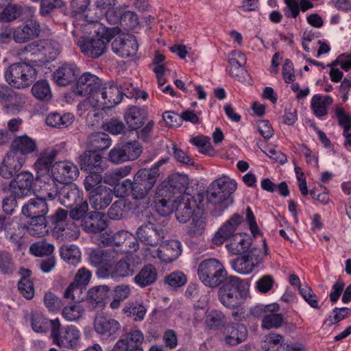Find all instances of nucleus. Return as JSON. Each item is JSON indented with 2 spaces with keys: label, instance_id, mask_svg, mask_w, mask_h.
<instances>
[{
  "label": "nucleus",
  "instance_id": "obj_25",
  "mask_svg": "<svg viewBox=\"0 0 351 351\" xmlns=\"http://www.w3.org/2000/svg\"><path fill=\"white\" fill-rule=\"evenodd\" d=\"M59 193L60 202L66 208L73 207L83 199V192L73 183L62 186Z\"/></svg>",
  "mask_w": 351,
  "mask_h": 351
},
{
  "label": "nucleus",
  "instance_id": "obj_39",
  "mask_svg": "<svg viewBox=\"0 0 351 351\" xmlns=\"http://www.w3.org/2000/svg\"><path fill=\"white\" fill-rule=\"evenodd\" d=\"M55 157L56 152L53 150L45 151L40 154L34 163V169L39 176H45L49 171Z\"/></svg>",
  "mask_w": 351,
  "mask_h": 351
},
{
  "label": "nucleus",
  "instance_id": "obj_41",
  "mask_svg": "<svg viewBox=\"0 0 351 351\" xmlns=\"http://www.w3.org/2000/svg\"><path fill=\"white\" fill-rule=\"evenodd\" d=\"M332 103V99L330 96L315 95L312 97L311 106L315 115L321 117L327 114V106L331 105Z\"/></svg>",
  "mask_w": 351,
  "mask_h": 351
},
{
  "label": "nucleus",
  "instance_id": "obj_35",
  "mask_svg": "<svg viewBox=\"0 0 351 351\" xmlns=\"http://www.w3.org/2000/svg\"><path fill=\"white\" fill-rule=\"evenodd\" d=\"M128 258H123L116 261L108 274V278H125L131 276L135 271L134 266L130 263Z\"/></svg>",
  "mask_w": 351,
  "mask_h": 351
},
{
  "label": "nucleus",
  "instance_id": "obj_59",
  "mask_svg": "<svg viewBox=\"0 0 351 351\" xmlns=\"http://www.w3.org/2000/svg\"><path fill=\"white\" fill-rule=\"evenodd\" d=\"M32 328L36 332H45L50 326V321L45 318L42 315L34 313L32 315Z\"/></svg>",
  "mask_w": 351,
  "mask_h": 351
},
{
  "label": "nucleus",
  "instance_id": "obj_7",
  "mask_svg": "<svg viewBox=\"0 0 351 351\" xmlns=\"http://www.w3.org/2000/svg\"><path fill=\"white\" fill-rule=\"evenodd\" d=\"M237 189V183L226 176H223L210 184L207 191V200L213 204H219L230 199L231 195Z\"/></svg>",
  "mask_w": 351,
  "mask_h": 351
},
{
  "label": "nucleus",
  "instance_id": "obj_61",
  "mask_svg": "<svg viewBox=\"0 0 351 351\" xmlns=\"http://www.w3.org/2000/svg\"><path fill=\"white\" fill-rule=\"evenodd\" d=\"M128 160H134L138 158L142 153V147L136 141L128 142L122 145Z\"/></svg>",
  "mask_w": 351,
  "mask_h": 351
},
{
  "label": "nucleus",
  "instance_id": "obj_23",
  "mask_svg": "<svg viewBox=\"0 0 351 351\" xmlns=\"http://www.w3.org/2000/svg\"><path fill=\"white\" fill-rule=\"evenodd\" d=\"M22 214L27 218L46 217L49 212V204L46 198L38 197L30 199L21 208Z\"/></svg>",
  "mask_w": 351,
  "mask_h": 351
},
{
  "label": "nucleus",
  "instance_id": "obj_26",
  "mask_svg": "<svg viewBox=\"0 0 351 351\" xmlns=\"http://www.w3.org/2000/svg\"><path fill=\"white\" fill-rule=\"evenodd\" d=\"M81 226L86 232L99 233L108 226L106 215L100 212H90Z\"/></svg>",
  "mask_w": 351,
  "mask_h": 351
},
{
  "label": "nucleus",
  "instance_id": "obj_44",
  "mask_svg": "<svg viewBox=\"0 0 351 351\" xmlns=\"http://www.w3.org/2000/svg\"><path fill=\"white\" fill-rule=\"evenodd\" d=\"M61 258L71 265H76L81 259V252L75 245H62L60 249Z\"/></svg>",
  "mask_w": 351,
  "mask_h": 351
},
{
  "label": "nucleus",
  "instance_id": "obj_49",
  "mask_svg": "<svg viewBox=\"0 0 351 351\" xmlns=\"http://www.w3.org/2000/svg\"><path fill=\"white\" fill-rule=\"evenodd\" d=\"M69 213L71 220L75 222V221L82 220V223L84 221L85 218L88 215V204L86 200L82 199L80 202L75 204L73 207H70Z\"/></svg>",
  "mask_w": 351,
  "mask_h": 351
},
{
  "label": "nucleus",
  "instance_id": "obj_11",
  "mask_svg": "<svg viewBox=\"0 0 351 351\" xmlns=\"http://www.w3.org/2000/svg\"><path fill=\"white\" fill-rule=\"evenodd\" d=\"M101 84V80L97 75L86 72L78 78L73 87V93L79 96L87 97L91 105L92 97H95V94L97 93Z\"/></svg>",
  "mask_w": 351,
  "mask_h": 351
},
{
  "label": "nucleus",
  "instance_id": "obj_30",
  "mask_svg": "<svg viewBox=\"0 0 351 351\" xmlns=\"http://www.w3.org/2000/svg\"><path fill=\"white\" fill-rule=\"evenodd\" d=\"M36 145L33 139L26 135L16 137L11 144L10 152H14L19 158H25V155L34 152Z\"/></svg>",
  "mask_w": 351,
  "mask_h": 351
},
{
  "label": "nucleus",
  "instance_id": "obj_37",
  "mask_svg": "<svg viewBox=\"0 0 351 351\" xmlns=\"http://www.w3.org/2000/svg\"><path fill=\"white\" fill-rule=\"evenodd\" d=\"M110 288L107 285H99L90 288L87 293V301L93 307L103 306L108 298Z\"/></svg>",
  "mask_w": 351,
  "mask_h": 351
},
{
  "label": "nucleus",
  "instance_id": "obj_53",
  "mask_svg": "<svg viewBox=\"0 0 351 351\" xmlns=\"http://www.w3.org/2000/svg\"><path fill=\"white\" fill-rule=\"evenodd\" d=\"M128 208L125 201L119 199L112 204L108 210V215L111 219L119 220L126 216Z\"/></svg>",
  "mask_w": 351,
  "mask_h": 351
},
{
  "label": "nucleus",
  "instance_id": "obj_58",
  "mask_svg": "<svg viewBox=\"0 0 351 351\" xmlns=\"http://www.w3.org/2000/svg\"><path fill=\"white\" fill-rule=\"evenodd\" d=\"M229 64L230 75L239 81L244 80L247 74V70L244 68L245 64L239 63L234 58H229Z\"/></svg>",
  "mask_w": 351,
  "mask_h": 351
},
{
  "label": "nucleus",
  "instance_id": "obj_36",
  "mask_svg": "<svg viewBox=\"0 0 351 351\" xmlns=\"http://www.w3.org/2000/svg\"><path fill=\"white\" fill-rule=\"evenodd\" d=\"M248 296L249 294L218 291V298L221 303L231 309L239 308Z\"/></svg>",
  "mask_w": 351,
  "mask_h": 351
},
{
  "label": "nucleus",
  "instance_id": "obj_4",
  "mask_svg": "<svg viewBox=\"0 0 351 351\" xmlns=\"http://www.w3.org/2000/svg\"><path fill=\"white\" fill-rule=\"evenodd\" d=\"M36 69L26 62L13 63L6 69L5 78L9 85L15 88L29 86L36 80Z\"/></svg>",
  "mask_w": 351,
  "mask_h": 351
},
{
  "label": "nucleus",
  "instance_id": "obj_12",
  "mask_svg": "<svg viewBox=\"0 0 351 351\" xmlns=\"http://www.w3.org/2000/svg\"><path fill=\"white\" fill-rule=\"evenodd\" d=\"M176 195L177 193L166 180L158 186L154 197L155 206L160 215L165 216L171 212L172 203L176 202L173 198Z\"/></svg>",
  "mask_w": 351,
  "mask_h": 351
},
{
  "label": "nucleus",
  "instance_id": "obj_10",
  "mask_svg": "<svg viewBox=\"0 0 351 351\" xmlns=\"http://www.w3.org/2000/svg\"><path fill=\"white\" fill-rule=\"evenodd\" d=\"M118 254L113 248L97 249L93 250L89 256L93 265L97 268L99 278H107L109 271L116 263Z\"/></svg>",
  "mask_w": 351,
  "mask_h": 351
},
{
  "label": "nucleus",
  "instance_id": "obj_28",
  "mask_svg": "<svg viewBox=\"0 0 351 351\" xmlns=\"http://www.w3.org/2000/svg\"><path fill=\"white\" fill-rule=\"evenodd\" d=\"M182 253V245L178 240H169L162 243L158 250V256L163 262L171 263Z\"/></svg>",
  "mask_w": 351,
  "mask_h": 351
},
{
  "label": "nucleus",
  "instance_id": "obj_6",
  "mask_svg": "<svg viewBox=\"0 0 351 351\" xmlns=\"http://www.w3.org/2000/svg\"><path fill=\"white\" fill-rule=\"evenodd\" d=\"M66 210L58 208L56 212L49 217L50 222L54 226V232L66 240L76 239L80 236L79 226L69 219Z\"/></svg>",
  "mask_w": 351,
  "mask_h": 351
},
{
  "label": "nucleus",
  "instance_id": "obj_56",
  "mask_svg": "<svg viewBox=\"0 0 351 351\" xmlns=\"http://www.w3.org/2000/svg\"><path fill=\"white\" fill-rule=\"evenodd\" d=\"M75 304L65 306L62 312V316L67 321L73 322L78 319L82 316L84 309L78 303V301L74 302Z\"/></svg>",
  "mask_w": 351,
  "mask_h": 351
},
{
  "label": "nucleus",
  "instance_id": "obj_9",
  "mask_svg": "<svg viewBox=\"0 0 351 351\" xmlns=\"http://www.w3.org/2000/svg\"><path fill=\"white\" fill-rule=\"evenodd\" d=\"M121 101V95L119 86L112 82L101 84L95 97H92L91 106L98 109H110Z\"/></svg>",
  "mask_w": 351,
  "mask_h": 351
},
{
  "label": "nucleus",
  "instance_id": "obj_50",
  "mask_svg": "<svg viewBox=\"0 0 351 351\" xmlns=\"http://www.w3.org/2000/svg\"><path fill=\"white\" fill-rule=\"evenodd\" d=\"M166 181L179 195L186 190L189 184V178L185 174H172Z\"/></svg>",
  "mask_w": 351,
  "mask_h": 351
},
{
  "label": "nucleus",
  "instance_id": "obj_62",
  "mask_svg": "<svg viewBox=\"0 0 351 351\" xmlns=\"http://www.w3.org/2000/svg\"><path fill=\"white\" fill-rule=\"evenodd\" d=\"M120 23L125 29H133L138 25V18L134 12L127 11L121 16Z\"/></svg>",
  "mask_w": 351,
  "mask_h": 351
},
{
  "label": "nucleus",
  "instance_id": "obj_40",
  "mask_svg": "<svg viewBox=\"0 0 351 351\" xmlns=\"http://www.w3.org/2000/svg\"><path fill=\"white\" fill-rule=\"evenodd\" d=\"M73 121L74 116L71 113L61 115L58 112H51L47 117L45 122L52 128H65L71 125Z\"/></svg>",
  "mask_w": 351,
  "mask_h": 351
},
{
  "label": "nucleus",
  "instance_id": "obj_54",
  "mask_svg": "<svg viewBox=\"0 0 351 351\" xmlns=\"http://www.w3.org/2000/svg\"><path fill=\"white\" fill-rule=\"evenodd\" d=\"M15 270V264L12 254L6 251H0V273L10 275Z\"/></svg>",
  "mask_w": 351,
  "mask_h": 351
},
{
  "label": "nucleus",
  "instance_id": "obj_45",
  "mask_svg": "<svg viewBox=\"0 0 351 351\" xmlns=\"http://www.w3.org/2000/svg\"><path fill=\"white\" fill-rule=\"evenodd\" d=\"M250 243L241 234L233 235V239L226 245L228 251L234 255L241 254L250 247Z\"/></svg>",
  "mask_w": 351,
  "mask_h": 351
},
{
  "label": "nucleus",
  "instance_id": "obj_57",
  "mask_svg": "<svg viewBox=\"0 0 351 351\" xmlns=\"http://www.w3.org/2000/svg\"><path fill=\"white\" fill-rule=\"evenodd\" d=\"M279 311V305L276 303L268 305L258 304L250 310V315L255 318L264 317L267 313H274Z\"/></svg>",
  "mask_w": 351,
  "mask_h": 351
},
{
  "label": "nucleus",
  "instance_id": "obj_15",
  "mask_svg": "<svg viewBox=\"0 0 351 351\" xmlns=\"http://www.w3.org/2000/svg\"><path fill=\"white\" fill-rule=\"evenodd\" d=\"M52 176L55 180L62 184H71L80 174L78 167L69 161L56 162L51 168Z\"/></svg>",
  "mask_w": 351,
  "mask_h": 351
},
{
  "label": "nucleus",
  "instance_id": "obj_5",
  "mask_svg": "<svg viewBox=\"0 0 351 351\" xmlns=\"http://www.w3.org/2000/svg\"><path fill=\"white\" fill-rule=\"evenodd\" d=\"M197 276L204 285L215 288L221 284L227 276V271L219 261L216 258H208L199 264Z\"/></svg>",
  "mask_w": 351,
  "mask_h": 351
},
{
  "label": "nucleus",
  "instance_id": "obj_17",
  "mask_svg": "<svg viewBox=\"0 0 351 351\" xmlns=\"http://www.w3.org/2000/svg\"><path fill=\"white\" fill-rule=\"evenodd\" d=\"M40 33L39 23L33 19L27 20L13 29V40L17 43H27L37 38Z\"/></svg>",
  "mask_w": 351,
  "mask_h": 351
},
{
  "label": "nucleus",
  "instance_id": "obj_33",
  "mask_svg": "<svg viewBox=\"0 0 351 351\" xmlns=\"http://www.w3.org/2000/svg\"><path fill=\"white\" fill-rule=\"evenodd\" d=\"M158 278V271L156 267L147 264L139 271L134 278V282L141 288L153 285Z\"/></svg>",
  "mask_w": 351,
  "mask_h": 351
},
{
  "label": "nucleus",
  "instance_id": "obj_60",
  "mask_svg": "<svg viewBox=\"0 0 351 351\" xmlns=\"http://www.w3.org/2000/svg\"><path fill=\"white\" fill-rule=\"evenodd\" d=\"M21 8L16 5H7L0 13L1 21L10 22L16 19L21 15Z\"/></svg>",
  "mask_w": 351,
  "mask_h": 351
},
{
  "label": "nucleus",
  "instance_id": "obj_34",
  "mask_svg": "<svg viewBox=\"0 0 351 351\" xmlns=\"http://www.w3.org/2000/svg\"><path fill=\"white\" fill-rule=\"evenodd\" d=\"M112 140L109 135L104 132L91 134L87 138V146L93 152L97 153L108 149Z\"/></svg>",
  "mask_w": 351,
  "mask_h": 351
},
{
  "label": "nucleus",
  "instance_id": "obj_22",
  "mask_svg": "<svg viewBox=\"0 0 351 351\" xmlns=\"http://www.w3.org/2000/svg\"><path fill=\"white\" fill-rule=\"evenodd\" d=\"M24 162L25 158H19L14 152H9L0 167V176L4 179L16 177Z\"/></svg>",
  "mask_w": 351,
  "mask_h": 351
},
{
  "label": "nucleus",
  "instance_id": "obj_31",
  "mask_svg": "<svg viewBox=\"0 0 351 351\" xmlns=\"http://www.w3.org/2000/svg\"><path fill=\"white\" fill-rule=\"evenodd\" d=\"M247 337V329L243 324H234L226 328L224 341L227 345L236 346Z\"/></svg>",
  "mask_w": 351,
  "mask_h": 351
},
{
  "label": "nucleus",
  "instance_id": "obj_46",
  "mask_svg": "<svg viewBox=\"0 0 351 351\" xmlns=\"http://www.w3.org/2000/svg\"><path fill=\"white\" fill-rule=\"evenodd\" d=\"M30 220L27 227L29 234L36 237H42L48 232L46 217L33 218Z\"/></svg>",
  "mask_w": 351,
  "mask_h": 351
},
{
  "label": "nucleus",
  "instance_id": "obj_64",
  "mask_svg": "<svg viewBox=\"0 0 351 351\" xmlns=\"http://www.w3.org/2000/svg\"><path fill=\"white\" fill-rule=\"evenodd\" d=\"M335 114L339 125L343 128V132L347 134V131H351V116L347 114L341 107L335 109Z\"/></svg>",
  "mask_w": 351,
  "mask_h": 351
},
{
  "label": "nucleus",
  "instance_id": "obj_8",
  "mask_svg": "<svg viewBox=\"0 0 351 351\" xmlns=\"http://www.w3.org/2000/svg\"><path fill=\"white\" fill-rule=\"evenodd\" d=\"M51 337L57 346L71 348L76 346L80 331L73 326L62 327L58 319L50 321Z\"/></svg>",
  "mask_w": 351,
  "mask_h": 351
},
{
  "label": "nucleus",
  "instance_id": "obj_1",
  "mask_svg": "<svg viewBox=\"0 0 351 351\" xmlns=\"http://www.w3.org/2000/svg\"><path fill=\"white\" fill-rule=\"evenodd\" d=\"M94 33L92 36H80L77 45L85 56L96 59L106 52L109 42L115 36L117 31L115 28L95 23Z\"/></svg>",
  "mask_w": 351,
  "mask_h": 351
},
{
  "label": "nucleus",
  "instance_id": "obj_32",
  "mask_svg": "<svg viewBox=\"0 0 351 351\" xmlns=\"http://www.w3.org/2000/svg\"><path fill=\"white\" fill-rule=\"evenodd\" d=\"M125 119L128 127L132 130L140 128L147 119V113L137 106H131L125 113Z\"/></svg>",
  "mask_w": 351,
  "mask_h": 351
},
{
  "label": "nucleus",
  "instance_id": "obj_20",
  "mask_svg": "<svg viewBox=\"0 0 351 351\" xmlns=\"http://www.w3.org/2000/svg\"><path fill=\"white\" fill-rule=\"evenodd\" d=\"M173 206L175 208L176 217L181 223L187 222L197 213V209H199L196 202L189 196L182 197Z\"/></svg>",
  "mask_w": 351,
  "mask_h": 351
},
{
  "label": "nucleus",
  "instance_id": "obj_52",
  "mask_svg": "<svg viewBox=\"0 0 351 351\" xmlns=\"http://www.w3.org/2000/svg\"><path fill=\"white\" fill-rule=\"evenodd\" d=\"M205 322L206 326L210 329H217L226 324V319L222 312L213 310L206 315Z\"/></svg>",
  "mask_w": 351,
  "mask_h": 351
},
{
  "label": "nucleus",
  "instance_id": "obj_38",
  "mask_svg": "<svg viewBox=\"0 0 351 351\" xmlns=\"http://www.w3.org/2000/svg\"><path fill=\"white\" fill-rule=\"evenodd\" d=\"M78 162L82 169L91 171L101 166V156L92 149L86 150L78 157Z\"/></svg>",
  "mask_w": 351,
  "mask_h": 351
},
{
  "label": "nucleus",
  "instance_id": "obj_51",
  "mask_svg": "<svg viewBox=\"0 0 351 351\" xmlns=\"http://www.w3.org/2000/svg\"><path fill=\"white\" fill-rule=\"evenodd\" d=\"M54 251L53 245L45 240L35 242L30 245L29 252L35 256H50Z\"/></svg>",
  "mask_w": 351,
  "mask_h": 351
},
{
  "label": "nucleus",
  "instance_id": "obj_21",
  "mask_svg": "<svg viewBox=\"0 0 351 351\" xmlns=\"http://www.w3.org/2000/svg\"><path fill=\"white\" fill-rule=\"evenodd\" d=\"M120 324L111 317L97 315L94 320V328L97 333L101 336L114 339L116 333L120 330Z\"/></svg>",
  "mask_w": 351,
  "mask_h": 351
},
{
  "label": "nucleus",
  "instance_id": "obj_16",
  "mask_svg": "<svg viewBox=\"0 0 351 351\" xmlns=\"http://www.w3.org/2000/svg\"><path fill=\"white\" fill-rule=\"evenodd\" d=\"M33 184L32 173L29 171H23L11 180L10 187L13 195L21 198L31 194Z\"/></svg>",
  "mask_w": 351,
  "mask_h": 351
},
{
  "label": "nucleus",
  "instance_id": "obj_14",
  "mask_svg": "<svg viewBox=\"0 0 351 351\" xmlns=\"http://www.w3.org/2000/svg\"><path fill=\"white\" fill-rule=\"evenodd\" d=\"M144 335L140 330H131L123 335L110 351H143Z\"/></svg>",
  "mask_w": 351,
  "mask_h": 351
},
{
  "label": "nucleus",
  "instance_id": "obj_47",
  "mask_svg": "<svg viewBox=\"0 0 351 351\" xmlns=\"http://www.w3.org/2000/svg\"><path fill=\"white\" fill-rule=\"evenodd\" d=\"M231 265L235 271L241 274H250L255 267L247 255L233 259Z\"/></svg>",
  "mask_w": 351,
  "mask_h": 351
},
{
  "label": "nucleus",
  "instance_id": "obj_42",
  "mask_svg": "<svg viewBox=\"0 0 351 351\" xmlns=\"http://www.w3.org/2000/svg\"><path fill=\"white\" fill-rule=\"evenodd\" d=\"M206 227L205 217L203 211L197 209V213L192 217V221L187 228V234L191 237H197L202 234Z\"/></svg>",
  "mask_w": 351,
  "mask_h": 351
},
{
  "label": "nucleus",
  "instance_id": "obj_43",
  "mask_svg": "<svg viewBox=\"0 0 351 351\" xmlns=\"http://www.w3.org/2000/svg\"><path fill=\"white\" fill-rule=\"evenodd\" d=\"M265 351H285V337L275 332H270L265 336L263 346Z\"/></svg>",
  "mask_w": 351,
  "mask_h": 351
},
{
  "label": "nucleus",
  "instance_id": "obj_13",
  "mask_svg": "<svg viewBox=\"0 0 351 351\" xmlns=\"http://www.w3.org/2000/svg\"><path fill=\"white\" fill-rule=\"evenodd\" d=\"M111 46L112 51L121 58L134 56L138 49L136 37L132 34H121L116 37Z\"/></svg>",
  "mask_w": 351,
  "mask_h": 351
},
{
  "label": "nucleus",
  "instance_id": "obj_2",
  "mask_svg": "<svg viewBox=\"0 0 351 351\" xmlns=\"http://www.w3.org/2000/svg\"><path fill=\"white\" fill-rule=\"evenodd\" d=\"M164 162V160H160L154 167L141 169L134 174L133 183L134 199L143 200L147 205L149 203V192L159 176L158 166Z\"/></svg>",
  "mask_w": 351,
  "mask_h": 351
},
{
  "label": "nucleus",
  "instance_id": "obj_48",
  "mask_svg": "<svg viewBox=\"0 0 351 351\" xmlns=\"http://www.w3.org/2000/svg\"><path fill=\"white\" fill-rule=\"evenodd\" d=\"M32 93L40 101H49L52 95L49 84L46 80H40L35 83L32 88Z\"/></svg>",
  "mask_w": 351,
  "mask_h": 351
},
{
  "label": "nucleus",
  "instance_id": "obj_27",
  "mask_svg": "<svg viewBox=\"0 0 351 351\" xmlns=\"http://www.w3.org/2000/svg\"><path fill=\"white\" fill-rule=\"evenodd\" d=\"M242 217L240 215L235 213L230 219L225 223L222 227L216 232L213 239V243L216 245L222 244L226 239L233 237L238 226L241 223Z\"/></svg>",
  "mask_w": 351,
  "mask_h": 351
},
{
  "label": "nucleus",
  "instance_id": "obj_24",
  "mask_svg": "<svg viewBox=\"0 0 351 351\" xmlns=\"http://www.w3.org/2000/svg\"><path fill=\"white\" fill-rule=\"evenodd\" d=\"M79 75L80 69L75 64L65 63L53 72V79L58 86H65L75 81Z\"/></svg>",
  "mask_w": 351,
  "mask_h": 351
},
{
  "label": "nucleus",
  "instance_id": "obj_55",
  "mask_svg": "<svg viewBox=\"0 0 351 351\" xmlns=\"http://www.w3.org/2000/svg\"><path fill=\"white\" fill-rule=\"evenodd\" d=\"M283 317L282 314L267 313L262 319L261 326L265 329L278 328L282 326Z\"/></svg>",
  "mask_w": 351,
  "mask_h": 351
},
{
  "label": "nucleus",
  "instance_id": "obj_29",
  "mask_svg": "<svg viewBox=\"0 0 351 351\" xmlns=\"http://www.w3.org/2000/svg\"><path fill=\"white\" fill-rule=\"evenodd\" d=\"M220 285L219 291L249 294V282L237 276H226Z\"/></svg>",
  "mask_w": 351,
  "mask_h": 351
},
{
  "label": "nucleus",
  "instance_id": "obj_3",
  "mask_svg": "<svg viewBox=\"0 0 351 351\" xmlns=\"http://www.w3.org/2000/svg\"><path fill=\"white\" fill-rule=\"evenodd\" d=\"M143 215L147 221L138 228L136 232L137 238L146 245H156L165 238L167 233L165 228V221L157 223L155 217L148 210H145Z\"/></svg>",
  "mask_w": 351,
  "mask_h": 351
},
{
  "label": "nucleus",
  "instance_id": "obj_63",
  "mask_svg": "<svg viewBox=\"0 0 351 351\" xmlns=\"http://www.w3.org/2000/svg\"><path fill=\"white\" fill-rule=\"evenodd\" d=\"M25 101L26 97L23 94L12 90L6 103V108L18 109L23 106Z\"/></svg>",
  "mask_w": 351,
  "mask_h": 351
},
{
  "label": "nucleus",
  "instance_id": "obj_18",
  "mask_svg": "<svg viewBox=\"0 0 351 351\" xmlns=\"http://www.w3.org/2000/svg\"><path fill=\"white\" fill-rule=\"evenodd\" d=\"M114 192L105 185H99L89 193V202L93 208L101 210L112 202Z\"/></svg>",
  "mask_w": 351,
  "mask_h": 351
},
{
  "label": "nucleus",
  "instance_id": "obj_19",
  "mask_svg": "<svg viewBox=\"0 0 351 351\" xmlns=\"http://www.w3.org/2000/svg\"><path fill=\"white\" fill-rule=\"evenodd\" d=\"M25 48L39 52L43 56L44 60L47 62L54 60L61 50L59 43L52 39L40 40L32 43Z\"/></svg>",
  "mask_w": 351,
  "mask_h": 351
}]
</instances>
